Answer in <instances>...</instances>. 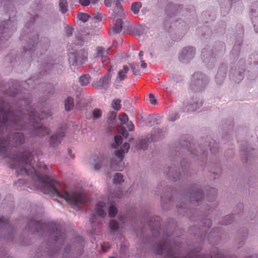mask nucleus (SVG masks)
I'll list each match as a JSON object with an SVG mask.
<instances>
[{
    "label": "nucleus",
    "mask_w": 258,
    "mask_h": 258,
    "mask_svg": "<svg viewBox=\"0 0 258 258\" xmlns=\"http://www.w3.org/2000/svg\"><path fill=\"white\" fill-rule=\"evenodd\" d=\"M34 21V18L31 19L25 25L20 34L19 38L23 45V51L19 55L15 51H12L6 55L4 59V65L6 68L12 69L20 65L25 69L30 67L32 61L37 58L41 60L38 65L40 71L27 80L20 82L11 79L7 84L0 81V108L7 111H12L15 114L22 112V115H26L30 110H35L29 106L31 102L29 91L39 84L40 79L45 75L51 72L60 74L62 72V66L56 54L53 51H48L50 39L43 37L38 41L37 31L30 27Z\"/></svg>",
    "instance_id": "1"
},
{
    "label": "nucleus",
    "mask_w": 258,
    "mask_h": 258,
    "mask_svg": "<svg viewBox=\"0 0 258 258\" xmlns=\"http://www.w3.org/2000/svg\"><path fill=\"white\" fill-rule=\"evenodd\" d=\"M195 146L194 140L188 135L181 137L174 144L169 156L172 162L164 171L169 180L176 181L181 179L182 173L180 167L188 176L194 173L196 162H192L191 159L195 158L202 170L210 173V180H215L220 175L221 167L217 157L219 144L210 136H206L199 141L200 151Z\"/></svg>",
    "instance_id": "2"
},
{
    "label": "nucleus",
    "mask_w": 258,
    "mask_h": 258,
    "mask_svg": "<svg viewBox=\"0 0 258 258\" xmlns=\"http://www.w3.org/2000/svg\"><path fill=\"white\" fill-rule=\"evenodd\" d=\"M146 222L150 228V233H145L143 229L140 235L137 234L138 236L144 245H148L157 255L165 254L167 258H223L217 247L211 249L210 254H199L201 246L189 249L185 255L181 257L180 255L183 254V244L179 241V237L172 238L177 226L175 219H168L163 228L161 218L158 216L149 217Z\"/></svg>",
    "instance_id": "3"
},
{
    "label": "nucleus",
    "mask_w": 258,
    "mask_h": 258,
    "mask_svg": "<svg viewBox=\"0 0 258 258\" xmlns=\"http://www.w3.org/2000/svg\"><path fill=\"white\" fill-rule=\"evenodd\" d=\"M22 113L15 114L0 108V154H6L13 148H18L25 143L26 137L23 133L7 134L11 129L27 130L32 137H42L48 134L49 130L43 125L42 121L51 117L49 113L32 110L26 115Z\"/></svg>",
    "instance_id": "4"
},
{
    "label": "nucleus",
    "mask_w": 258,
    "mask_h": 258,
    "mask_svg": "<svg viewBox=\"0 0 258 258\" xmlns=\"http://www.w3.org/2000/svg\"><path fill=\"white\" fill-rule=\"evenodd\" d=\"M34 159L32 152L27 149L13 156V161L18 173L31 177L33 183L45 194L64 199L72 207L78 210L82 209L89 200L82 191L71 192L67 186L55 180L47 175H41L32 165Z\"/></svg>",
    "instance_id": "5"
},
{
    "label": "nucleus",
    "mask_w": 258,
    "mask_h": 258,
    "mask_svg": "<svg viewBox=\"0 0 258 258\" xmlns=\"http://www.w3.org/2000/svg\"><path fill=\"white\" fill-rule=\"evenodd\" d=\"M25 231L29 233L27 234V237L24 235L21 236V243L23 245L32 243L29 237L30 233L31 235L36 233L45 238L37 249L34 258H56L66 239L62 226L54 222L46 223L32 218L28 220Z\"/></svg>",
    "instance_id": "6"
},
{
    "label": "nucleus",
    "mask_w": 258,
    "mask_h": 258,
    "mask_svg": "<svg viewBox=\"0 0 258 258\" xmlns=\"http://www.w3.org/2000/svg\"><path fill=\"white\" fill-rule=\"evenodd\" d=\"M128 135V133L125 131L121 136L116 135L114 137L111 146L115 149V153L112 158L102 155L94 157L93 164L95 170H98L101 167H105L114 171H122L124 165L123 162L124 154L127 153L130 148V144L127 142L122 145L123 138L127 139Z\"/></svg>",
    "instance_id": "7"
},
{
    "label": "nucleus",
    "mask_w": 258,
    "mask_h": 258,
    "mask_svg": "<svg viewBox=\"0 0 258 258\" xmlns=\"http://www.w3.org/2000/svg\"><path fill=\"white\" fill-rule=\"evenodd\" d=\"M198 210L200 209L198 208ZM210 212V206L207 204L204 205L203 207H201V210L198 211L196 209L194 210V214L189 216V219L191 221L200 220L197 225L195 224L190 227L188 231L194 235L197 242L199 243L197 247L201 246V243L206 240L207 232L212 226V221L210 218H207Z\"/></svg>",
    "instance_id": "8"
},
{
    "label": "nucleus",
    "mask_w": 258,
    "mask_h": 258,
    "mask_svg": "<svg viewBox=\"0 0 258 258\" xmlns=\"http://www.w3.org/2000/svg\"><path fill=\"white\" fill-rule=\"evenodd\" d=\"M184 192L185 191L180 194V197L179 198V197H178L179 194L171 186L167 185L165 181H161L160 183L157 185L156 190L154 191L155 195H161V205L162 208L166 210L170 209L174 206H175L176 209H177L176 206L177 203H181L182 206H185L186 201L182 198V195ZM188 208L190 209V211H182L184 214H182L183 216H186L188 214L192 213L191 209L189 207ZM177 212L178 214L182 215V214H180L178 212V209H177Z\"/></svg>",
    "instance_id": "9"
},
{
    "label": "nucleus",
    "mask_w": 258,
    "mask_h": 258,
    "mask_svg": "<svg viewBox=\"0 0 258 258\" xmlns=\"http://www.w3.org/2000/svg\"><path fill=\"white\" fill-rule=\"evenodd\" d=\"M4 9L8 14L9 19L0 22V51L7 46V42L17 29L15 16L17 12L10 0H3Z\"/></svg>",
    "instance_id": "10"
},
{
    "label": "nucleus",
    "mask_w": 258,
    "mask_h": 258,
    "mask_svg": "<svg viewBox=\"0 0 258 258\" xmlns=\"http://www.w3.org/2000/svg\"><path fill=\"white\" fill-rule=\"evenodd\" d=\"M107 210L110 218H114L116 216L118 210L114 201L109 200L107 206L103 202L99 201L97 203L95 213L92 214L89 220L91 227V230L90 231L91 234L95 235L99 232L101 225L100 218H104L106 216Z\"/></svg>",
    "instance_id": "11"
},
{
    "label": "nucleus",
    "mask_w": 258,
    "mask_h": 258,
    "mask_svg": "<svg viewBox=\"0 0 258 258\" xmlns=\"http://www.w3.org/2000/svg\"><path fill=\"white\" fill-rule=\"evenodd\" d=\"M204 197V194L200 185L197 183H191L187 186L185 192L182 195V198L186 201L185 206L181 205V203H177L176 206L178 212L184 214L182 210L190 211L189 207V204L195 206L202 204V200Z\"/></svg>",
    "instance_id": "12"
},
{
    "label": "nucleus",
    "mask_w": 258,
    "mask_h": 258,
    "mask_svg": "<svg viewBox=\"0 0 258 258\" xmlns=\"http://www.w3.org/2000/svg\"><path fill=\"white\" fill-rule=\"evenodd\" d=\"M225 44L222 41L218 42L213 49L210 48L209 46L203 49L201 56L205 66L209 69L214 68L216 64L217 55L215 51L220 52L225 51Z\"/></svg>",
    "instance_id": "13"
},
{
    "label": "nucleus",
    "mask_w": 258,
    "mask_h": 258,
    "mask_svg": "<svg viewBox=\"0 0 258 258\" xmlns=\"http://www.w3.org/2000/svg\"><path fill=\"white\" fill-rule=\"evenodd\" d=\"M85 240L80 236L75 237L64 247L62 258H79L84 253Z\"/></svg>",
    "instance_id": "14"
},
{
    "label": "nucleus",
    "mask_w": 258,
    "mask_h": 258,
    "mask_svg": "<svg viewBox=\"0 0 258 258\" xmlns=\"http://www.w3.org/2000/svg\"><path fill=\"white\" fill-rule=\"evenodd\" d=\"M16 231L11 223L9 218L0 216V239L8 242L15 241Z\"/></svg>",
    "instance_id": "15"
},
{
    "label": "nucleus",
    "mask_w": 258,
    "mask_h": 258,
    "mask_svg": "<svg viewBox=\"0 0 258 258\" xmlns=\"http://www.w3.org/2000/svg\"><path fill=\"white\" fill-rule=\"evenodd\" d=\"M154 133L148 135L146 138H139L136 141V147L139 149L146 150L148 148V143L151 142H157L165 137L167 132V127L154 128Z\"/></svg>",
    "instance_id": "16"
},
{
    "label": "nucleus",
    "mask_w": 258,
    "mask_h": 258,
    "mask_svg": "<svg viewBox=\"0 0 258 258\" xmlns=\"http://www.w3.org/2000/svg\"><path fill=\"white\" fill-rule=\"evenodd\" d=\"M209 77L202 72H195L192 76L190 88L195 92H203L210 82Z\"/></svg>",
    "instance_id": "17"
},
{
    "label": "nucleus",
    "mask_w": 258,
    "mask_h": 258,
    "mask_svg": "<svg viewBox=\"0 0 258 258\" xmlns=\"http://www.w3.org/2000/svg\"><path fill=\"white\" fill-rule=\"evenodd\" d=\"M245 60L240 59L236 64L232 63L229 71V78L235 83H239L244 78Z\"/></svg>",
    "instance_id": "18"
},
{
    "label": "nucleus",
    "mask_w": 258,
    "mask_h": 258,
    "mask_svg": "<svg viewBox=\"0 0 258 258\" xmlns=\"http://www.w3.org/2000/svg\"><path fill=\"white\" fill-rule=\"evenodd\" d=\"M203 104L202 99L193 96L189 99L183 101L182 106L180 108L182 112H195L200 109Z\"/></svg>",
    "instance_id": "19"
},
{
    "label": "nucleus",
    "mask_w": 258,
    "mask_h": 258,
    "mask_svg": "<svg viewBox=\"0 0 258 258\" xmlns=\"http://www.w3.org/2000/svg\"><path fill=\"white\" fill-rule=\"evenodd\" d=\"M240 151L242 158H245V162L247 164H250L252 159H254L258 156V151L250 147L247 141H241Z\"/></svg>",
    "instance_id": "20"
},
{
    "label": "nucleus",
    "mask_w": 258,
    "mask_h": 258,
    "mask_svg": "<svg viewBox=\"0 0 258 258\" xmlns=\"http://www.w3.org/2000/svg\"><path fill=\"white\" fill-rule=\"evenodd\" d=\"M88 52L85 48L77 50L69 55V61L73 66H81L87 60Z\"/></svg>",
    "instance_id": "21"
},
{
    "label": "nucleus",
    "mask_w": 258,
    "mask_h": 258,
    "mask_svg": "<svg viewBox=\"0 0 258 258\" xmlns=\"http://www.w3.org/2000/svg\"><path fill=\"white\" fill-rule=\"evenodd\" d=\"M223 133L221 136V142L226 144L230 142L232 139V131L234 126V122L232 119H228L223 120L222 123Z\"/></svg>",
    "instance_id": "22"
},
{
    "label": "nucleus",
    "mask_w": 258,
    "mask_h": 258,
    "mask_svg": "<svg viewBox=\"0 0 258 258\" xmlns=\"http://www.w3.org/2000/svg\"><path fill=\"white\" fill-rule=\"evenodd\" d=\"M196 49L192 46L184 47L179 54V60L183 63L189 62L195 56Z\"/></svg>",
    "instance_id": "23"
},
{
    "label": "nucleus",
    "mask_w": 258,
    "mask_h": 258,
    "mask_svg": "<svg viewBox=\"0 0 258 258\" xmlns=\"http://www.w3.org/2000/svg\"><path fill=\"white\" fill-rule=\"evenodd\" d=\"M223 231L221 227H217L212 229L209 234L207 240L211 244H217L220 241Z\"/></svg>",
    "instance_id": "24"
},
{
    "label": "nucleus",
    "mask_w": 258,
    "mask_h": 258,
    "mask_svg": "<svg viewBox=\"0 0 258 258\" xmlns=\"http://www.w3.org/2000/svg\"><path fill=\"white\" fill-rule=\"evenodd\" d=\"M243 41L241 37L235 40V43L230 53V58L232 63H235L240 57L241 46Z\"/></svg>",
    "instance_id": "25"
},
{
    "label": "nucleus",
    "mask_w": 258,
    "mask_h": 258,
    "mask_svg": "<svg viewBox=\"0 0 258 258\" xmlns=\"http://www.w3.org/2000/svg\"><path fill=\"white\" fill-rule=\"evenodd\" d=\"M227 65L225 63L222 64L219 68L215 76V81L218 85H221L223 83L227 76Z\"/></svg>",
    "instance_id": "26"
},
{
    "label": "nucleus",
    "mask_w": 258,
    "mask_h": 258,
    "mask_svg": "<svg viewBox=\"0 0 258 258\" xmlns=\"http://www.w3.org/2000/svg\"><path fill=\"white\" fill-rule=\"evenodd\" d=\"M112 70V67L110 66V68L108 71V73L106 75H105L103 77L100 79L97 85V88L98 89H100L101 88L106 89L108 88L110 83L111 75L110 73Z\"/></svg>",
    "instance_id": "27"
},
{
    "label": "nucleus",
    "mask_w": 258,
    "mask_h": 258,
    "mask_svg": "<svg viewBox=\"0 0 258 258\" xmlns=\"http://www.w3.org/2000/svg\"><path fill=\"white\" fill-rule=\"evenodd\" d=\"M181 6L169 3L165 7V12L170 17L180 13Z\"/></svg>",
    "instance_id": "28"
},
{
    "label": "nucleus",
    "mask_w": 258,
    "mask_h": 258,
    "mask_svg": "<svg viewBox=\"0 0 258 258\" xmlns=\"http://www.w3.org/2000/svg\"><path fill=\"white\" fill-rule=\"evenodd\" d=\"M64 136V132L60 131L49 138V144L51 147L55 148L61 143V139Z\"/></svg>",
    "instance_id": "29"
},
{
    "label": "nucleus",
    "mask_w": 258,
    "mask_h": 258,
    "mask_svg": "<svg viewBox=\"0 0 258 258\" xmlns=\"http://www.w3.org/2000/svg\"><path fill=\"white\" fill-rule=\"evenodd\" d=\"M197 32L199 35H201V39L203 40L210 38L212 35V30L207 26L198 28Z\"/></svg>",
    "instance_id": "30"
},
{
    "label": "nucleus",
    "mask_w": 258,
    "mask_h": 258,
    "mask_svg": "<svg viewBox=\"0 0 258 258\" xmlns=\"http://www.w3.org/2000/svg\"><path fill=\"white\" fill-rule=\"evenodd\" d=\"M248 236V231L245 228H242L238 230L237 237L238 246L240 248L244 244V241Z\"/></svg>",
    "instance_id": "31"
},
{
    "label": "nucleus",
    "mask_w": 258,
    "mask_h": 258,
    "mask_svg": "<svg viewBox=\"0 0 258 258\" xmlns=\"http://www.w3.org/2000/svg\"><path fill=\"white\" fill-rule=\"evenodd\" d=\"M162 116L158 114H149L147 118V124L150 126H152L155 124H159L161 122L160 121Z\"/></svg>",
    "instance_id": "32"
},
{
    "label": "nucleus",
    "mask_w": 258,
    "mask_h": 258,
    "mask_svg": "<svg viewBox=\"0 0 258 258\" xmlns=\"http://www.w3.org/2000/svg\"><path fill=\"white\" fill-rule=\"evenodd\" d=\"M207 193V199L209 202H212L216 200L217 194L216 188L210 186L206 188Z\"/></svg>",
    "instance_id": "33"
},
{
    "label": "nucleus",
    "mask_w": 258,
    "mask_h": 258,
    "mask_svg": "<svg viewBox=\"0 0 258 258\" xmlns=\"http://www.w3.org/2000/svg\"><path fill=\"white\" fill-rule=\"evenodd\" d=\"M234 214H229L220 218L218 223L223 225H228L231 224L234 220Z\"/></svg>",
    "instance_id": "34"
},
{
    "label": "nucleus",
    "mask_w": 258,
    "mask_h": 258,
    "mask_svg": "<svg viewBox=\"0 0 258 258\" xmlns=\"http://www.w3.org/2000/svg\"><path fill=\"white\" fill-rule=\"evenodd\" d=\"M145 30V27L144 26L138 25L133 28L130 29L129 31L130 34H134L138 37H140L144 34Z\"/></svg>",
    "instance_id": "35"
},
{
    "label": "nucleus",
    "mask_w": 258,
    "mask_h": 258,
    "mask_svg": "<svg viewBox=\"0 0 258 258\" xmlns=\"http://www.w3.org/2000/svg\"><path fill=\"white\" fill-rule=\"evenodd\" d=\"M45 99H48L54 93V86L52 84L48 83L45 86Z\"/></svg>",
    "instance_id": "36"
},
{
    "label": "nucleus",
    "mask_w": 258,
    "mask_h": 258,
    "mask_svg": "<svg viewBox=\"0 0 258 258\" xmlns=\"http://www.w3.org/2000/svg\"><path fill=\"white\" fill-rule=\"evenodd\" d=\"M123 21L121 19L118 18L116 20L115 24L112 27V31L114 34L120 33L122 30Z\"/></svg>",
    "instance_id": "37"
},
{
    "label": "nucleus",
    "mask_w": 258,
    "mask_h": 258,
    "mask_svg": "<svg viewBox=\"0 0 258 258\" xmlns=\"http://www.w3.org/2000/svg\"><path fill=\"white\" fill-rule=\"evenodd\" d=\"M88 36V34H86L84 36L83 34H81L80 33H78L77 34H76L75 36V44L78 46H81L83 44V43L86 41V38Z\"/></svg>",
    "instance_id": "38"
},
{
    "label": "nucleus",
    "mask_w": 258,
    "mask_h": 258,
    "mask_svg": "<svg viewBox=\"0 0 258 258\" xmlns=\"http://www.w3.org/2000/svg\"><path fill=\"white\" fill-rule=\"evenodd\" d=\"M117 112L115 111H110L108 113L107 122L109 124H115L117 122Z\"/></svg>",
    "instance_id": "39"
},
{
    "label": "nucleus",
    "mask_w": 258,
    "mask_h": 258,
    "mask_svg": "<svg viewBox=\"0 0 258 258\" xmlns=\"http://www.w3.org/2000/svg\"><path fill=\"white\" fill-rule=\"evenodd\" d=\"M65 109L67 111H70L73 110L74 107V98L69 96L67 98L64 102Z\"/></svg>",
    "instance_id": "40"
},
{
    "label": "nucleus",
    "mask_w": 258,
    "mask_h": 258,
    "mask_svg": "<svg viewBox=\"0 0 258 258\" xmlns=\"http://www.w3.org/2000/svg\"><path fill=\"white\" fill-rule=\"evenodd\" d=\"M97 50L95 58L99 59L101 58L102 57H103V56H105V54L106 55H108L109 51L111 50V48H108L107 50H105L102 47H99L97 48Z\"/></svg>",
    "instance_id": "41"
},
{
    "label": "nucleus",
    "mask_w": 258,
    "mask_h": 258,
    "mask_svg": "<svg viewBox=\"0 0 258 258\" xmlns=\"http://www.w3.org/2000/svg\"><path fill=\"white\" fill-rule=\"evenodd\" d=\"M119 220L122 223L126 225H133V220L130 219L129 216L127 215H119L118 216Z\"/></svg>",
    "instance_id": "42"
},
{
    "label": "nucleus",
    "mask_w": 258,
    "mask_h": 258,
    "mask_svg": "<svg viewBox=\"0 0 258 258\" xmlns=\"http://www.w3.org/2000/svg\"><path fill=\"white\" fill-rule=\"evenodd\" d=\"M142 4L140 2H134L131 6V11L135 14L139 13L140 9L142 8Z\"/></svg>",
    "instance_id": "43"
},
{
    "label": "nucleus",
    "mask_w": 258,
    "mask_h": 258,
    "mask_svg": "<svg viewBox=\"0 0 258 258\" xmlns=\"http://www.w3.org/2000/svg\"><path fill=\"white\" fill-rule=\"evenodd\" d=\"M250 66H257L258 64V52H254L249 56L248 59Z\"/></svg>",
    "instance_id": "44"
},
{
    "label": "nucleus",
    "mask_w": 258,
    "mask_h": 258,
    "mask_svg": "<svg viewBox=\"0 0 258 258\" xmlns=\"http://www.w3.org/2000/svg\"><path fill=\"white\" fill-rule=\"evenodd\" d=\"M91 79L89 74H84L79 77V82L82 86H84L90 83Z\"/></svg>",
    "instance_id": "45"
},
{
    "label": "nucleus",
    "mask_w": 258,
    "mask_h": 258,
    "mask_svg": "<svg viewBox=\"0 0 258 258\" xmlns=\"http://www.w3.org/2000/svg\"><path fill=\"white\" fill-rule=\"evenodd\" d=\"M236 40L238 39L239 38L241 37L242 39L243 40V35H244V28L242 26V24L240 23L237 24L236 26Z\"/></svg>",
    "instance_id": "46"
},
{
    "label": "nucleus",
    "mask_w": 258,
    "mask_h": 258,
    "mask_svg": "<svg viewBox=\"0 0 258 258\" xmlns=\"http://www.w3.org/2000/svg\"><path fill=\"white\" fill-rule=\"evenodd\" d=\"M251 19L252 18H258V2H254L250 9Z\"/></svg>",
    "instance_id": "47"
},
{
    "label": "nucleus",
    "mask_w": 258,
    "mask_h": 258,
    "mask_svg": "<svg viewBox=\"0 0 258 258\" xmlns=\"http://www.w3.org/2000/svg\"><path fill=\"white\" fill-rule=\"evenodd\" d=\"M109 227L112 233H115L118 231L120 228V224L115 220H111L109 223Z\"/></svg>",
    "instance_id": "48"
},
{
    "label": "nucleus",
    "mask_w": 258,
    "mask_h": 258,
    "mask_svg": "<svg viewBox=\"0 0 258 258\" xmlns=\"http://www.w3.org/2000/svg\"><path fill=\"white\" fill-rule=\"evenodd\" d=\"M86 105V103L82 96V94L80 93L79 94L76 95V107L78 108H81Z\"/></svg>",
    "instance_id": "49"
},
{
    "label": "nucleus",
    "mask_w": 258,
    "mask_h": 258,
    "mask_svg": "<svg viewBox=\"0 0 258 258\" xmlns=\"http://www.w3.org/2000/svg\"><path fill=\"white\" fill-rule=\"evenodd\" d=\"M77 18L79 19V20L82 21L84 23H85L87 21L91 22V16L87 13H79L78 14Z\"/></svg>",
    "instance_id": "50"
},
{
    "label": "nucleus",
    "mask_w": 258,
    "mask_h": 258,
    "mask_svg": "<svg viewBox=\"0 0 258 258\" xmlns=\"http://www.w3.org/2000/svg\"><path fill=\"white\" fill-rule=\"evenodd\" d=\"M59 11L64 14L68 11V2L66 0H60L59 2Z\"/></svg>",
    "instance_id": "51"
},
{
    "label": "nucleus",
    "mask_w": 258,
    "mask_h": 258,
    "mask_svg": "<svg viewBox=\"0 0 258 258\" xmlns=\"http://www.w3.org/2000/svg\"><path fill=\"white\" fill-rule=\"evenodd\" d=\"M123 181V175L120 173H116L113 178V183L115 184H120Z\"/></svg>",
    "instance_id": "52"
},
{
    "label": "nucleus",
    "mask_w": 258,
    "mask_h": 258,
    "mask_svg": "<svg viewBox=\"0 0 258 258\" xmlns=\"http://www.w3.org/2000/svg\"><path fill=\"white\" fill-rule=\"evenodd\" d=\"M113 14L111 15V18L114 19L115 17L118 16L122 17L124 15L123 8H114L113 10Z\"/></svg>",
    "instance_id": "53"
},
{
    "label": "nucleus",
    "mask_w": 258,
    "mask_h": 258,
    "mask_svg": "<svg viewBox=\"0 0 258 258\" xmlns=\"http://www.w3.org/2000/svg\"><path fill=\"white\" fill-rule=\"evenodd\" d=\"M233 211L234 212V215L235 214L240 215L242 214L243 212V204L241 203H238L234 208Z\"/></svg>",
    "instance_id": "54"
},
{
    "label": "nucleus",
    "mask_w": 258,
    "mask_h": 258,
    "mask_svg": "<svg viewBox=\"0 0 258 258\" xmlns=\"http://www.w3.org/2000/svg\"><path fill=\"white\" fill-rule=\"evenodd\" d=\"M202 17L205 18L206 20L205 23H208L209 22L212 21L215 19L214 15H211L208 12H203L202 13Z\"/></svg>",
    "instance_id": "55"
},
{
    "label": "nucleus",
    "mask_w": 258,
    "mask_h": 258,
    "mask_svg": "<svg viewBox=\"0 0 258 258\" xmlns=\"http://www.w3.org/2000/svg\"><path fill=\"white\" fill-rule=\"evenodd\" d=\"M121 100L119 99H116L113 100L111 106L113 109L115 110V111H117L119 110L121 108Z\"/></svg>",
    "instance_id": "56"
},
{
    "label": "nucleus",
    "mask_w": 258,
    "mask_h": 258,
    "mask_svg": "<svg viewBox=\"0 0 258 258\" xmlns=\"http://www.w3.org/2000/svg\"><path fill=\"white\" fill-rule=\"evenodd\" d=\"M225 24L224 22H221L215 27V31L217 33L223 34L225 32Z\"/></svg>",
    "instance_id": "57"
},
{
    "label": "nucleus",
    "mask_w": 258,
    "mask_h": 258,
    "mask_svg": "<svg viewBox=\"0 0 258 258\" xmlns=\"http://www.w3.org/2000/svg\"><path fill=\"white\" fill-rule=\"evenodd\" d=\"M119 123L121 125L125 124L128 121V118L126 114L122 113L119 116Z\"/></svg>",
    "instance_id": "58"
},
{
    "label": "nucleus",
    "mask_w": 258,
    "mask_h": 258,
    "mask_svg": "<svg viewBox=\"0 0 258 258\" xmlns=\"http://www.w3.org/2000/svg\"><path fill=\"white\" fill-rule=\"evenodd\" d=\"M179 116L180 114L179 112H174L173 111H171L169 113L168 119L169 121L173 122L178 119Z\"/></svg>",
    "instance_id": "59"
},
{
    "label": "nucleus",
    "mask_w": 258,
    "mask_h": 258,
    "mask_svg": "<svg viewBox=\"0 0 258 258\" xmlns=\"http://www.w3.org/2000/svg\"><path fill=\"white\" fill-rule=\"evenodd\" d=\"M102 20L101 14L98 13L97 15L93 14L91 16V23L94 21H101Z\"/></svg>",
    "instance_id": "60"
},
{
    "label": "nucleus",
    "mask_w": 258,
    "mask_h": 258,
    "mask_svg": "<svg viewBox=\"0 0 258 258\" xmlns=\"http://www.w3.org/2000/svg\"><path fill=\"white\" fill-rule=\"evenodd\" d=\"M92 115L93 118L98 119L101 116L102 111L100 109L96 108L93 111Z\"/></svg>",
    "instance_id": "61"
},
{
    "label": "nucleus",
    "mask_w": 258,
    "mask_h": 258,
    "mask_svg": "<svg viewBox=\"0 0 258 258\" xmlns=\"http://www.w3.org/2000/svg\"><path fill=\"white\" fill-rule=\"evenodd\" d=\"M172 79L176 83L180 82L183 80V77L178 74H173L172 75Z\"/></svg>",
    "instance_id": "62"
},
{
    "label": "nucleus",
    "mask_w": 258,
    "mask_h": 258,
    "mask_svg": "<svg viewBox=\"0 0 258 258\" xmlns=\"http://www.w3.org/2000/svg\"><path fill=\"white\" fill-rule=\"evenodd\" d=\"M126 77V74L124 73L121 70H120L118 72V75L116 78V80H119V81H121L124 80Z\"/></svg>",
    "instance_id": "63"
},
{
    "label": "nucleus",
    "mask_w": 258,
    "mask_h": 258,
    "mask_svg": "<svg viewBox=\"0 0 258 258\" xmlns=\"http://www.w3.org/2000/svg\"><path fill=\"white\" fill-rule=\"evenodd\" d=\"M224 155L226 158H231L234 155V151L232 149H229L225 152Z\"/></svg>",
    "instance_id": "64"
}]
</instances>
